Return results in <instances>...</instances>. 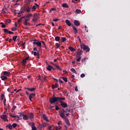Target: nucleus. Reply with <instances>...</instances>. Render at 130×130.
Here are the masks:
<instances>
[{
    "label": "nucleus",
    "mask_w": 130,
    "mask_h": 130,
    "mask_svg": "<svg viewBox=\"0 0 130 130\" xmlns=\"http://www.w3.org/2000/svg\"><path fill=\"white\" fill-rule=\"evenodd\" d=\"M81 47V51L77 52V54L79 56H81L82 54H83V52H84V51L85 50L86 52H89L90 51V48L87 45H85L84 44H82L80 45Z\"/></svg>",
    "instance_id": "nucleus-1"
},
{
    "label": "nucleus",
    "mask_w": 130,
    "mask_h": 130,
    "mask_svg": "<svg viewBox=\"0 0 130 130\" xmlns=\"http://www.w3.org/2000/svg\"><path fill=\"white\" fill-rule=\"evenodd\" d=\"M59 113L61 118H62V117H65L66 116H66L65 114L67 113V111L64 109H60V110L59 111Z\"/></svg>",
    "instance_id": "nucleus-2"
},
{
    "label": "nucleus",
    "mask_w": 130,
    "mask_h": 130,
    "mask_svg": "<svg viewBox=\"0 0 130 130\" xmlns=\"http://www.w3.org/2000/svg\"><path fill=\"white\" fill-rule=\"evenodd\" d=\"M32 44L37 45L38 46H39V47H40V48H42L41 41L40 42L38 40H36V39L33 40H32Z\"/></svg>",
    "instance_id": "nucleus-3"
},
{
    "label": "nucleus",
    "mask_w": 130,
    "mask_h": 130,
    "mask_svg": "<svg viewBox=\"0 0 130 130\" xmlns=\"http://www.w3.org/2000/svg\"><path fill=\"white\" fill-rule=\"evenodd\" d=\"M57 101L58 102V98L55 97L54 95H53V97L49 99V102L51 104H53V103H55Z\"/></svg>",
    "instance_id": "nucleus-4"
},
{
    "label": "nucleus",
    "mask_w": 130,
    "mask_h": 130,
    "mask_svg": "<svg viewBox=\"0 0 130 130\" xmlns=\"http://www.w3.org/2000/svg\"><path fill=\"white\" fill-rule=\"evenodd\" d=\"M33 19L32 21L33 22H37L38 21V18H39V16H38V14L37 13H35L33 16Z\"/></svg>",
    "instance_id": "nucleus-5"
},
{
    "label": "nucleus",
    "mask_w": 130,
    "mask_h": 130,
    "mask_svg": "<svg viewBox=\"0 0 130 130\" xmlns=\"http://www.w3.org/2000/svg\"><path fill=\"white\" fill-rule=\"evenodd\" d=\"M21 116H22L23 119L24 120H28V119H29V116L26 115L24 112H22V113L21 114Z\"/></svg>",
    "instance_id": "nucleus-6"
},
{
    "label": "nucleus",
    "mask_w": 130,
    "mask_h": 130,
    "mask_svg": "<svg viewBox=\"0 0 130 130\" xmlns=\"http://www.w3.org/2000/svg\"><path fill=\"white\" fill-rule=\"evenodd\" d=\"M62 118V119H64V120L65 121L67 125H68V126H70V120H69V118H68L67 116L63 117Z\"/></svg>",
    "instance_id": "nucleus-7"
},
{
    "label": "nucleus",
    "mask_w": 130,
    "mask_h": 130,
    "mask_svg": "<svg viewBox=\"0 0 130 130\" xmlns=\"http://www.w3.org/2000/svg\"><path fill=\"white\" fill-rule=\"evenodd\" d=\"M59 103H60V106L61 107H63V108H67V107H68V104L67 103H64L63 101H61Z\"/></svg>",
    "instance_id": "nucleus-8"
},
{
    "label": "nucleus",
    "mask_w": 130,
    "mask_h": 130,
    "mask_svg": "<svg viewBox=\"0 0 130 130\" xmlns=\"http://www.w3.org/2000/svg\"><path fill=\"white\" fill-rule=\"evenodd\" d=\"M3 31H4V33H6V34L8 33L9 34H14L13 32L9 31V29H8L7 28L3 29Z\"/></svg>",
    "instance_id": "nucleus-9"
},
{
    "label": "nucleus",
    "mask_w": 130,
    "mask_h": 130,
    "mask_svg": "<svg viewBox=\"0 0 130 130\" xmlns=\"http://www.w3.org/2000/svg\"><path fill=\"white\" fill-rule=\"evenodd\" d=\"M1 118H2V119H4L5 121H9V120H8L7 117L6 115H2L1 116Z\"/></svg>",
    "instance_id": "nucleus-10"
},
{
    "label": "nucleus",
    "mask_w": 130,
    "mask_h": 130,
    "mask_svg": "<svg viewBox=\"0 0 130 130\" xmlns=\"http://www.w3.org/2000/svg\"><path fill=\"white\" fill-rule=\"evenodd\" d=\"M29 125H31V130H37V128H36V127H35V123H29Z\"/></svg>",
    "instance_id": "nucleus-11"
},
{
    "label": "nucleus",
    "mask_w": 130,
    "mask_h": 130,
    "mask_svg": "<svg viewBox=\"0 0 130 130\" xmlns=\"http://www.w3.org/2000/svg\"><path fill=\"white\" fill-rule=\"evenodd\" d=\"M3 74L4 76H6L7 77H10V76H11V73L9 71H4L3 72Z\"/></svg>",
    "instance_id": "nucleus-12"
},
{
    "label": "nucleus",
    "mask_w": 130,
    "mask_h": 130,
    "mask_svg": "<svg viewBox=\"0 0 130 130\" xmlns=\"http://www.w3.org/2000/svg\"><path fill=\"white\" fill-rule=\"evenodd\" d=\"M46 125H47L46 123H44L40 124L39 125L38 127H39V128H43V127H45V126H46Z\"/></svg>",
    "instance_id": "nucleus-13"
},
{
    "label": "nucleus",
    "mask_w": 130,
    "mask_h": 130,
    "mask_svg": "<svg viewBox=\"0 0 130 130\" xmlns=\"http://www.w3.org/2000/svg\"><path fill=\"white\" fill-rule=\"evenodd\" d=\"M42 116L44 120H45L47 122H49V120H48V118H47V116H46V115L43 114Z\"/></svg>",
    "instance_id": "nucleus-14"
},
{
    "label": "nucleus",
    "mask_w": 130,
    "mask_h": 130,
    "mask_svg": "<svg viewBox=\"0 0 130 130\" xmlns=\"http://www.w3.org/2000/svg\"><path fill=\"white\" fill-rule=\"evenodd\" d=\"M74 25H75V26H79L80 25V21L77 20H74Z\"/></svg>",
    "instance_id": "nucleus-15"
},
{
    "label": "nucleus",
    "mask_w": 130,
    "mask_h": 130,
    "mask_svg": "<svg viewBox=\"0 0 130 130\" xmlns=\"http://www.w3.org/2000/svg\"><path fill=\"white\" fill-rule=\"evenodd\" d=\"M58 86H59L58 83H55V85L52 84V89H55V88H58Z\"/></svg>",
    "instance_id": "nucleus-16"
},
{
    "label": "nucleus",
    "mask_w": 130,
    "mask_h": 130,
    "mask_svg": "<svg viewBox=\"0 0 130 130\" xmlns=\"http://www.w3.org/2000/svg\"><path fill=\"white\" fill-rule=\"evenodd\" d=\"M66 23L67 25H68V26L72 25V23H71V21H70V20H66Z\"/></svg>",
    "instance_id": "nucleus-17"
},
{
    "label": "nucleus",
    "mask_w": 130,
    "mask_h": 130,
    "mask_svg": "<svg viewBox=\"0 0 130 130\" xmlns=\"http://www.w3.org/2000/svg\"><path fill=\"white\" fill-rule=\"evenodd\" d=\"M62 8H66L67 9H69V6H68V4H67V3H64L62 5Z\"/></svg>",
    "instance_id": "nucleus-18"
},
{
    "label": "nucleus",
    "mask_w": 130,
    "mask_h": 130,
    "mask_svg": "<svg viewBox=\"0 0 130 130\" xmlns=\"http://www.w3.org/2000/svg\"><path fill=\"white\" fill-rule=\"evenodd\" d=\"M28 117H29V118H30V119H32V118H34V114H33V113H30L29 114Z\"/></svg>",
    "instance_id": "nucleus-19"
},
{
    "label": "nucleus",
    "mask_w": 130,
    "mask_h": 130,
    "mask_svg": "<svg viewBox=\"0 0 130 130\" xmlns=\"http://www.w3.org/2000/svg\"><path fill=\"white\" fill-rule=\"evenodd\" d=\"M1 79L2 81H6V80H8V77L6 76H1Z\"/></svg>",
    "instance_id": "nucleus-20"
},
{
    "label": "nucleus",
    "mask_w": 130,
    "mask_h": 130,
    "mask_svg": "<svg viewBox=\"0 0 130 130\" xmlns=\"http://www.w3.org/2000/svg\"><path fill=\"white\" fill-rule=\"evenodd\" d=\"M26 89L28 90V91H30V92H33V91H35V90H36V88H30L29 87H27Z\"/></svg>",
    "instance_id": "nucleus-21"
},
{
    "label": "nucleus",
    "mask_w": 130,
    "mask_h": 130,
    "mask_svg": "<svg viewBox=\"0 0 130 130\" xmlns=\"http://www.w3.org/2000/svg\"><path fill=\"white\" fill-rule=\"evenodd\" d=\"M58 102H60L61 101H62V100H66V98L58 97Z\"/></svg>",
    "instance_id": "nucleus-22"
},
{
    "label": "nucleus",
    "mask_w": 130,
    "mask_h": 130,
    "mask_svg": "<svg viewBox=\"0 0 130 130\" xmlns=\"http://www.w3.org/2000/svg\"><path fill=\"white\" fill-rule=\"evenodd\" d=\"M13 118H17V121H18V120H20V119H22V118L19 117L18 115H16V116H13Z\"/></svg>",
    "instance_id": "nucleus-23"
},
{
    "label": "nucleus",
    "mask_w": 130,
    "mask_h": 130,
    "mask_svg": "<svg viewBox=\"0 0 130 130\" xmlns=\"http://www.w3.org/2000/svg\"><path fill=\"white\" fill-rule=\"evenodd\" d=\"M46 69H47V70H48V71H51V70H52V67L51 66H50V65H48V67L46 68Z\"/></svg>",
    "instance_id": "nucleus-24"
},
{
    "label": "nucleus",
    "mask_w": 130,
    "mask_h": 130,
    "mask_svg": "<svg viewBox=\"0 0 130 130\" xmlns=\"http://www.w3.org/2000/svg\"><path fill=\"white\" fill-rule=\"evenodd\" d=\"M31 8H30V7L28 6L26 8V10L25 11L27 12V13H29V12H30V11H31Z\"/></svg>",
    "instance_id": "nucleus-25"
},
{
    "label": "nucleus",
    "mask_w": 130,
    "mask_h": 130,
    "mask_svg": "<svg viewBox=\"0 0 130 130\" xmlns=\"http://www.w3.org/2000/svg\"><path fill=\"white\" fill-rule=\"evenodd\" d=\"M21 62H22V66H26V62H27V61L25 59H22Z\"/></svg>",
    "instance_id": "nucleus-26"
},
{
    "label": "nucleus",
    "mask_w": 130,
    "mask_h": 130,
    "mask_svg": "<svg viewBox=\"0 0 130 130\" xmlns=\"http://www.w3.org/2000/svg\"><path fill=\"white\" fill-rule=\"evenodd\" d=\"M34 55L35 56H37V55H40V53H39V51H38L37 52H34Z\"/></svg>",
    "instance_id": "nucleus-27"
},
{
    "label": "nucleus",
    "mask_w": 130,
    "mask_h": 130,
    "mask_svg": "<svg viewBox=\"0 0 130 130\" xmlns=\"http://www.w3.org/2000/svg\"><path fill=\"white\" fill-rule=\"evenodd\" d=\"M69 50H70V51H72V52H74V51H75V50H76V49H75V48H74L71 46L69 47Z\"/></svg>",
    "instance_id": "nucleus-28"
},
{
    "label": "nucleus",
    "mask_w": 130,
    "mask_h": 130,
    "mask_svg": "<svg viewBox=\"0 0 130 130\" xmlns=\"http://www.w3.org/2000/svg\"><path fill=\"white\" fill-rule=\"evenodd\" d=\"M6 127H8L9 129H13V126H12V124H8Z\"/></svg>",
    "instance_id": "nucleus-29"
},
{
    "label": "nucleus",
    "mask_w": 130,
    "mask_h": 130,
    "mask_svg": "<svg viewBox=\"0 0 130 130\" xmlns=\"http://www.w3.org/2000/svg\"><path fill=\"white\" fill-rule=\"evenodd\" d=\"M29 98H33L34 97H35V93H31L30 94H29Z\"/></svg>",
    "instance_id": "nucleus-30"
},
{
    "label": "nucleus",
    "mask_w": 130,
    "mask_h": 130,
    "mask_svg": "<svg viewBox=\"0 0 130 130\" xmlns=\"http://www.w3.org/2000/svg\"><path fill=\"white\" fill-rule=\"evenodd\" d=\"M61 40L62 42H64L65 41H67V38H66V37H62L61 38Z\"/></svg>",
    "instance_id": "nucleus-31"
},
{
    "label": "nucleus",
    "mask_w": 130,
    "mask_h": 130,
    "mask_svg": "<svg viewBox=\"0 0 130 130\" xmlns=\"http://www.w3.org/2000/svg\"><path fill=\"white\" fill-rule=\"evenodd\" d=\"M0 25H2L1 27L2 28H6V25L4 23V22H1Z\"/></svg>",
    "instance_id": "nucleus-32"
},
{
    "label": "nucleus",
    "mask_w": 130,
    "mask_h": 130,
    "mask_svg": "<svg viewBox=\"0 0 130 130\" xmlns=\"http://www.w3.org/2000/svg\"><path fill=\"white\" fill-rule=\"evenodd\" d=\"M53 126V125L49 126L48 127V130H54V129H52Z\"/></svg>",
    "instance_id": "nucleus-33"
},
{
    "label": "nucleus",
    "mask_w": 130,
    "mask_h": 130,
    "mask_svg": "<svg viewBox=\"0 0 130 130\" xmlns=\"http://www.w3.org/2000/svg\"><path fill=\"white\" fill-rule=\"evenodd\" d=\"M17 108V106H14L11 109V112H14V110Z\"/></svg>",
    "instance_id": "nucleus-34"
},
{
    "label": "nucleus",
    "mask_w": 130,
    "mask_h": 130,
    "mask_svg": "<svg viewBox=\"0 0 130 130\" xmlns=\"http://www.w3.org/2000/svg\"><path fill=\"white\" fill-rule=\"evenodd\" d=\"M55 41H59V40H60V37H56L55 38Z\"/></svg>",
    "instance_id": "nucleus-35"
},
{
    "label": "nucleus",
    "mask_w": 130,
    "mask_h": 130,
    "mask_svg": "<svg viewBox=\"0 0 130 130\" xmlns=\"http://www.w3.org/2000/svg\"><path fill=\"white\" fill-rule=\"evenodd\" d=\"M56 69H57V70H58L59 71H60V72H61V71H62V69H61V68H60V67H59V66L57 65V67H56Z\"/></svg>",
    "instance_id": "nucleus-36"
},
{
    "label": "nucleus",
    "mask_w": 130,
    "mask_h": 130,
    "mask_svg": "<svg viewBox=\"0 0 130 130\" xmlns=\"http://www.w3.org/2000/svg\"><path fill=\"white\" fill-rule=\"evenodd\" d=\"M41 43H43V44L44 45V46L45 48H47V47H46V44H45V42H44V41H41Z\"/></svg>",
    "instance_id": "nucleus-37"
},
{
    "label": "nucleus",
    "mask_w": 130,
    "mask_h": 130,
    "mask_svg": "<svg viewBox=\"0 0 130 130\" xmlns=\"http://www.w3.org/2000/svg\"><path fill=\"white\" fill-rule=\"evenodd\" d=\"M71 71L72 72V73H74V74H77V72L76 71V70L74 68H72L71 69Z\"/></svg>",
    "instance_id": "nucleus-38"
},
{
    "label": "nucleus",
    "mask_w": 130,
    "mask_h": 130,
    "mask_svg": "<svg viewBox=\"0 0 130 130\" xmlns=\"http://www.w3.org/2000/svg\"><path fill=\"white\" fill-rule=\"evenodd\" d=\"M61 78L62 79V80H63V81H64V82H66L67 83V82H68V78L67 77H61Z\"/></svg>",
    "instance_id": "nucleus-39"
},
{
    "label": "nucleus",
    "mask_w": 130,
    "mask_h": 130,
    "mask_svg": "<svg viewBox=\"0 0 130 130\" xmlns=\"http://www.w3.org/2000/svg\"><path fill=\"white\" fill-rule=\"evenodd\" d=\"M24 25H25V26H27V25H31V24H30V23L29 22H27V21H24Z\"/></svg>",
    "instance_id": "nucleus-40"
},
{
    "label": "nucleus",
    "mask_w": 130,
    "mask_h": 130,
    "mask_svg": "<svg viewBox=\"0 0 130 130\" xmlns=\"http://www.w3.org/2000/svg\"><path fill=\"white\" fill-rule=\"evenodd\" d=\"M81 58H82V57L81 56H79V57L76 59L77 61H81Z\"/></svg>",
    "instance_id": "nucleus-41"
},
{
    "label": "nucleus",
    "mask_w": 130,
    "mask_h": 130,
    "mask_svg": "<svg viewBox=\"0 0 130 130\" xmlns=\"http://www.w3.org/2000/svg\"><path fill=\"white\" fill-rule=\"evenodd\" d=\"M4 98H5V94L2 93L1 94V100L2 101L4 100Z\"/></svg>",
    "instance_id": "nucleus-42"
},
{
    "label": "nucleus",
    "mask_w": 130,
    "mask_h": 130,
    "mask_svg": "<svg viewBox=\"0 0 130 130\" xmlns=\"http://www.w3.org/2000/svg\"><path fill=\"white\" fill-rule=\"evenodd\" d=\"M11 22H12V21L10 19H7L6 20V23H8L9 24H10V23H11Z\"/></svg>",
    "instance_id": "nucleus-43"
},
{
    "label": "nucleus",
    "mask_w": 130,
    "mask_h": 130,
    "mask_svg": "<svg viewBox=\"0 0 130 130\" xmlns=\"http://www.w3.org/2000/svg\"><path fill=\"white\" fill-rule=\"evenodd\" d=\"M32 14H28L27 15L25 16V18H29V17H32Z\"/></svg>",
    "instance_id": "nucleus-44"
},
{
    "label": "nucleus",
    "mask_w": 130,
    "mask_h": 130,
    "mask_svg": "<svg viewBox=\"0 0 130 130\" xmlns=\"http://www.w3.org/2000/svg\"><path fill=\"white\" fill-rule=\"evenodd\" d=\"M17 37H18V36H14L13 37V40H14V41H16Z\"/></svg>",
    "instance_id": "nucleus-45"
},
{
    "label": "nucleus",
    "mask_w": 130,
    "mask_h": 130,
    "mask_svg": "<svg viewBox=\"0 0 130 130\" xmlns=\"http://www.w3.org/2000/svg\"><path fill=\"white\" fill-rule=\"evenodd\" d=\"M76 12L77 13V14H80V13H81V10L80 9H77L76 10Z\"/></svg>",
    "instance_id": "nucleus-46"
},
{
    "label": "nucleus",
    "mask_w": 130,
    "mask_h": 130,
    "mask_svg": "<svg viewBox=\"0 0 130 130\" xmlns=\"http://www.w3.org/2000/svg\"><path fill=\"white\" fill-rule=\"evenodd\" d=\"M12 127H14L15 128V127H17V123H14L12 124Z\"/></svg>",
    "instance_id": "nucleus-47"
},
{
    "label": "nucleus",
    "mask_w": 130,
    "mask_h": 130,
    "mask_svg": "<svg viewBox=\"0 0 130 130\" xmlns=\"http://www.w3.org/2000/svg\"><path fill=\"white\" fill-rule=\"evenodd\" d=\"M65 111H66V113H68V112H71V109H66Z\"/></svg>",
    "instance_id": "nucleus-48"
},
{
    "label": "nucleus",
    "mask_w": 130,
    "mask_h": 130,
    "mask_svg": "<svg viewBox=\"0 0 130 130\" xmlns=\"http://www.w3.org/2000/svg\"><path fill=\"white\" fill-rule=\"evenodd\" d=\"M51 11H56V9L54 8H52L50 9L49 13H50V12H51Z\"/></svg>",
    "instance_id": "nucleus-49"
},
{
    "label": "nucleus",
    "mask_w": 130,
    "mask_h": 130,
    "mask_svg": "<svg viewBox=\"0 0 130 130\" xmlns=\"http://www.w3.org/2000/svg\"><path fill=\"white\" fill-rule=\"evenodd\" d=\"M32 10H36V9H37V7L36 6H34L32 8H31Z\"/></svg>",
    "instance_id": "nucleus-50"
},
{
    "label": "nucleus",
    "mask_w": 130,
    "mask_h": 130,
    "mask_svg": "<svg viewBox=\"0 0 130 130\" xmlns=\"http://www.w3.org/2000/svg\"><path fill=\"white\" fill-rule=\"evenodd\" d=\"M12 31H16L17 28L16 27H12L11 28Z\"/></svg>",
    "instance_id": "nucleus-51"
},
{
    "label": "nucleus",
    "mask_w": 130,
    "mask_h": 130,
    "mask_svg": "<svg viewBox=\"0 0 130 130\" xmlns=\"http://www.w3.org/2000/svg\"><path fill=\"white\" fill-rule=\"evenodd\" d=\"M72 28H73V30L74 31H76V30H77V28L76 27V26H74V25H72Z\"/></svg>",
    "instance_id": "nucleus-52"
},
{
    "label": "nucleus",
    "mask_w": 130,
    "mask_h": 130,
    "mask_svg": "<svg viewBox=\"0 0 130 130\" xmlns=\"http://www.w3.org/2000/svg\"><path fill=\"white\" fill-rule=\"evenodd\" d=\"M85 28L86 32H88L89 31V30H88V27H87V26L85 25Z\"/></svg>",
    "instance_id": "nucleus-53"
},
{
    "label": "nucleus",
    "mask_w": 130,
    "mask_h": 130,
    "mask_svg": "<svg viewBox=\"0 0 130 130\" xmlns=\"http://www.w3.org/2000/svg\"><path fill=\"white\" fill-rule=\"evenodd\" d=\"M6 102H7V100L6 99H4V104L5 106H6Z\"/></svg>",
    "instance_id": "nucleus-54"
},
{
    "label": "nucleus",
    "mask_w": 130,
    "mask_h": 130,
    "mask_svg": "<svg viewBox=\"0 0 130 130\" xmlns=\"http://www.w3.org/2000/svg\"><path fill=\"white\" fill-rule=\"evenodd\" d=\"M47 79V77H44V82H47V79Z\"/></svg>",
    "instance_id": "nucleus-55"
},
{
    "label": "nucleus",
    "mask_w": 130,
    "mask_h": 130,
    "mask_svg": "<svg viewBox=\"0 0 130 130\" xmlns=\"http://www.w3.org/2000/svg\"><path fill=\"white\" fill-rule=\"evenodd\" d=\"M56 46L57 47V48H58V47L60 46V45L58 43H56Z\"/></svg>",
    "instance_id": "nucleus-56"
},
{
    "label": "nucleus",
    "mask_w": 130,
    "mask_h": 130,
    "mask_svg": "<svg viewBox=\"0 0 130 130\" xmlns=\"http://www.w3.org/2000/svg\"><path fill=\"white\" fill-rule=\"evenodd\" d=\"M29 58H30V56H27V57H26V58H24V59L25 60H28V59H29Z\"/></svg>",
    "instance_id": "nucleus-57"
},
{
    "label": "nucleus",
    "mask_w": 130,
    "mask_h": 130,
    "mask_svg": "<svg viewBox=\"0 0 130 130\" xmlns=\"http://www.w3.org/2000/svg\"><path fill=\"white\" fill-rule=\"evenodd\" d=\"M55 109L57 111L59 110V107H58V106H55Z\"/></svg>",
    "instance_id": "nucleus-58"
},
{
    "label": "nucleus",
    "mask_w": 130,
    "mask_h": 130,
    "mask_svg": "<svg viewBox=\"0 0 130 130\" xmlns=\"http://www.w3.org/2000/svg\"><path fill=\"white\" fill-rule=\"evenodd\" d=\"M85 74H82L80 75L81 78H84L85 77Z\"/></svg>",
    "instance_id": "nucleus-59"
},
{
    "label": "nucleus",
    "mask_w": 130,
    "mask_h": 130,
    "mask_svg": "<svg viewBox=\"0 0 130 130\" xmlns=\"http://www.w3.org/2000/svg\"><path fill=\"white\" fill-rule=\"evenodd\" d=\"M33 50L34 51H38V50H37V48L36 47L34 48Z\"/></svg>",
    "instance_id": "nucleus-60"
},
{
    "label": "nucleus",
    "mask_w": 130,
    "mask_h": 130,
    "mask_svg": "<svg viewBox=\"0 0 130 130\" xmlns=\"http://www.w3.org/2000/svg\"><path fill=\"white\" fill-rule=\"evenodd\" d=\"M81 61H82V62H84V61H86V58H83L82 59Z\"/></svg>",
    "instance_id": "nucleus-61"
},
{
    "label": "nucleus",
    "mask_w": 130,
    "mask_h": 130,
    "mask_svg": "<svg viewBox=\"0 0 130 130\" xmlns=\"http://www.w3.org/2000/svg\"><path fill=\"white\" fill-rule=\"evenodd\" d=\"M63 74H65V75H68V71H63Z\"/></svg>",
    "instance_id": "nucleus-62"
},
{
    "label": "nucleus",
    "mask_w": 130,
    "mask_h": 130,
    "mask_svg": "<svg viewBox=\"0 0 130 130\" xmlns=\"http://www.w3.org/2000/svg\"><path fill=\"white\" fill-rule=\"evenodd\" d=\"M30 18L25 19L24 22H28V21H29Z\"/></svg>",
    "instance_id": "nucleus-63"
},
{
    "label": "nucleus",
    "mask_w": 130,
    "mask_h": 130,
    "mask_svg": "<svg viewBox=\"0 0 130 130\" xmlns=\"http://www.w3.org/2000/svg\"><path fill=\"white\" fill-rule=\"evenodd\" d=\"M9 115L11 117H13V116H15V115H13V114L12 113H9Z\"/></svg>",
    "instance_id": "nucleus-64"
}]
</instances>
